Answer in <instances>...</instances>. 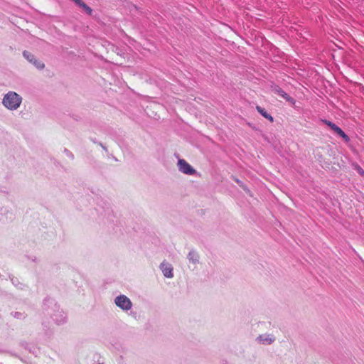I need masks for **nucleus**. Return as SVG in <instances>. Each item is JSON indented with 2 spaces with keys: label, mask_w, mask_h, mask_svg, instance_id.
Segmentation results:
<instances>
[{
  "label": "nucleus",
  "mask_w": 364,
  "mask_h": 364,
  "mask_svg": "<svg viewBox=\"0 0 364 364\" xmlns=\"http://www.w3.org/2000/svg\"><path fill=\"white\" fill-rule=\"evenodd\" d=\"M160 269L161 270L164 276L166 278L173 277V267L171 264L163 262L160 264Z\"/></svg>",
  "instance_id": "8"
},
{
  "label": "nucleus",
  "mask_w": 364,
  "mask_h": 364,
  "mask_svg": "<svg viewBox=\"0 0 364 364\" xmlns=\"http://www.w3.org/2000/svg\"><path fill=\"white\" fill-rule=\"evenodd\" d=\"M353 166H354V168L358 171V173L364 178V170L356 164H353Z\"/></svg>",
  "instance_id": "15"
},
{
  "label": "nucleus",
  "mask_w": 364,
  "mask_h": 364,
  "mask_svg": "<svg viewBox=\"0 0 364 364\" xmlns=\"http://www.w3.org/2000/svg\"><path fill=\"white\" fill-rule=\"evenodd\" d=\"M177 166L179 171L185 174L193 175L196 172L187 161H178Z\"/></svg>",
  "instance_id": "7"
},
{
  "label": "nucleus",
  "mask_w": 364,
  "mask_h": 364,
  "mask_svg": "<svg viewBox=\"0 0 364 364\" xmlns=\"http://www.w3.org/2000/svg\"><path fill=\"white\" fill-rule=\"evenodd\" d=\"M23 57L29 61L31 63H32L37 69L42 70L44 68L45 65L43 62L37 60L34 55H33L31 53L27 50H24L23 52Z\"/></svg>",
  "instance_id": "6"
},
{
  "label": "nucleus",
  "mask_w": 364,
  "mask_h": 364,
  "mask_svg": "<svg viewBox=\"0 0 364 364\" xmlns=\"http://www.w3.org/2000/svg\"><path fill=\"white\" fill-rule=\"evenodd\" d=\"M175 156L177 158L178 160H180L181 159L178 157V155H176V154H175Z\"/></svg>",
  "instance_id": "21"
},
{
  "label": "nucleus",
  "mask_w": 364,
  "mask_h": 364,
  "mask_svg": "<svg viewBox=\"0 0 364 364\" xmlns=\"http://www.w3.org/2000/svg\"><path fill=\"white\" fill-rule=\"evenodd\" d=\"M188 261L193 264H197L199 263L200 256L195 250H191L187 255Z\"/></svg>",
  "instance_id": "9"
},
{
  "label": "nucleus",
  "mask_w": 364,
  "mask_h": 364,
  "mask_svg": "<svg viewBox=\"0 0 364 364\" xmlns=\"http://www.w3.org/2000/svg\"><path fill=\"white\" fill-rule=\"evenodd\" d=\"M247 194H249L250 196H252V193L250 191V190L247 188V186H246V188L243 189Z\"/></svg>",
  "instance_id": "19"
},
{
  "label": "nucleus",
  "mask_w": 364,
  "mask_h": 364,
  "mask_svg": "<svg viewBox=\"0 0 364 364\" xmlns=\"http://www.w3.org/2000/svg\"><path fill=\"white\" fill-rule=\"evenodd\" d=\"M64 151H65L67 157H68V158H73V154L69 150H68L67 149H65Z\"/></svg>",
  "instance_id": "17"
},
{
  "label": "nucleus",
  "mask_w": 364,
  "mask_h": 364,
  "mask_svg": "<svg viewBox=\"0 0 364 364\" xmlns=\"http://www.w3.org/2000/svg\"><path fill=\"white\" fill-rule=\"evenodd\" d=\"M246 186H247L245 183H242V185H240V187H241L242 189H245V188H246Z\"/></svg>",
  "instance_id": "20"
},
{
  "label": "nucleus",
  "mask_w": 364,
  "mask_h": 364,
  "mask_svg": "<svg viewBox=\"0 0 364 364\" xmlns=\"http://www.w3.org/2000/svg\"><path fill=\"white\" fill-rule=\"evenodd\" d=\"M73 2H75V4L80 8H81L87 14H92V9L82 0H73Z\"/></svg>",
  "instance_id": "11"
},
{
  "label": "nucleus",
  "mask_w": 364,
  "mask_h": 364,
  "mask_svg": "<svg viewBox=\"0 0 364 364\" xmlns=\"http://www.w3.org/2000/svg\"><path fill=\"white\" fill-rule=\"evenodd\" d=\"M11 281L12 284H13L15 287H18V289H23L24 288V287H25V285H23V284H21V283L19 282L18 279V278H16V277H12V278L11 279Z\"/></svg>",
  "instance_id": "14"
},
{
  "label": "nucleus",
  "mask_w": 364,
  "mask_h": 364,
  "mask_svg": "<svg viewBox=\"0 0 364 364\" xmlns=\"http://www.w3.org/2000/svg\"><path fill=\"white\" fill-rule=\"evenodd\" d=\"M233 180L240 186L242 183H244L242 181H241L240 179L232 176Z\"/></svg>",
  "instance_id": "18"
},
{
  "label": "nucleus",
  "mask_w": 364,
  "mask_h": 364,
  "mask_svg": "<svg viewBox=\"0 0 364 364\" xmlns=\"http://www.w3.org/2000/svg\"><path fill=\"white\" fill-rule=\"evenodd\" d=\"M256 109L263 117L268 119L270 122H274L273 117L269 113H268L264 108H263L259 105H257Z\"/></svg>",
  "instance_id": "12"
},
{
  "label": "nucleus",
  "mask_w": 364,
  "mask_h": 364,
  "mask_svg": "<svg viewBox=\"0 0 364 364\" xmlns=\"http://www.w3.org/2000/svg\"><path fill=\"white\" fill-rule=\"evenodd\" d=\"M321 122L328 126L332 131L334 132L338 136L342 138L345 142H348L350 141V137L344 132V131L337 126L335 123L328 119H321Z\"/></svg>",
  "instance_id": "4"
},
{
  "label": "nucleus",
  "mask_w": 364,
  "mask_h": 364,
  "mask_svg": "<svg viewBox=\"0 0 364 364\" xmlns=\"http://www.w3.org/2000/svg\"><path fill=\"white\" fill-rule=\"evenodd\" d=\"M22 97L15 92H9L3 98V105L10 110L17 109L21 103Z\"/></svg>",
  "instance_id": "2"
},
{
  "label": "nucleus",
  "mask_w": 364,
  "mask_h": 364,
  "mask_svg": "<svg viewBox=\"0 0 364 364\" xmlns=\"http://www.w3.org/2000/svg\"><path fill=\"white\" fill-rule=\"evenodd\" d=\"M270 89L272 90V92H273L274 93L278 95L279 96H280L281 97H282L283 99H284L287 102L292 104V105H294L296 101L295 100L291 97L290 95H289L286 92H284L278 85H277L276 83L274 82H272L271 85H270Z\"/></svg>",
  "instance_id": "5"
},
{
  "label": "nucleus",
  "mask_w": 364,
  "mask_h": 364,
  "mask_svg": "<svg viewBox=\"0 0 364 364\" xmlns=\"http://www.w3.org/2000/svg\"><path fill=\"white\" fill-rule=\"evenodd\" d=\"M11 315L16 319L24 320L27 315L25 312L12 311Z\"/></svg>",
  "instance_id": "13"
},
{
  "label": "nucleus",
  "mask_w": 364,
  "mask_h": 364,
  "mask_svg": "<svg viewBox=\"0 0 364 364\" xmlns=\"http://www.w3.org/2000/svg\"><path fill=\"white\" fill-rule=\"evenodd\" d=\"M115 305L123 311H127L132 308V302L130 299L124 294L117 296L114 299Z\"/></svg>",
  "instance_id": "3"
},
{
  "label": "nucleus",
  "mask_w": 364,
  "mask_h": 364,
  "mask_svg": "<svg viewBox=\"0 0 364 364\" xmlns=\"http://www.w3.org/2000/svg\"><path fill=\"white\" fill-rule=\"evenodd\" d=\"M44 309L47 314L50 316L54 323L57 325H63L67 322L66 314L60 308V306L52 299H44Z\"/></svg>",
  "instance_id": "1"
},
{
  "label": "nucleus",
  "mask_w": 364,
  "mask_h": 364,
  "mask_svg": "<svg viewBox=\"0 0 364 364\" xmlns=\"http://www.w3.org/2000/svg\"><path fill=\"white\" fill-rule=\"evenodd\" d=\"M31 353H33V354H37L39 351V349L37 348L36 347L32 346H31L30 345H28V346L26 347Z\"/></svg>",
  "instance_id": "16"
},
{
  "label": "nucleus",
  "mask_w": 364,
  "mask_h": 364,
  "mask_svg": "<svg viewBox=\"0 0 364 364\" xmlns=\"http://www.w3.org/2000/svg\"><path fill=\"white\" fill-rule=\"evenodd\" d=\"M257 340L262 344L269 345L274 342V338L271 336L269 334H262V335H259L257 338Z\"/></svg>",
  "instance_id": "10"
}]
</instances>
